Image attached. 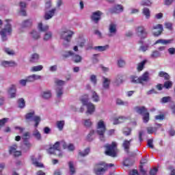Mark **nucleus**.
Segmentation results:
<instances>
[{
    "mask_svg": "<svg viewBox=\"0 0 175 175\" xmlns=\"http://www.w3.org/2000/svg\"><path fill=\"white\" fill-rule=\"evenodd\" d=\"M102 14H103V13L100 11H96L94 12H92L91 16L92 21H94L95 24H98L102 17Z\"/></svg>",
    "mask_w": 175,
    "mask_h": 175,
    "instance_id": "nucleus-10",
    "label": "nucleus"
},
{
    "mask_svg": "<svg viewBox=\"0 0 175 175\" xmlns=\"http://www.w3.org/2000/svg\"><path fill=\"white\" fill-rule=\"evenodd\" d=\"M90 81L91 83H92V84H94V85H96V76L95 75H91L90 76Z\"/></svg>",
    "mask_w": 175,
    "mask_h": 175,
    "instance_id": "nucleus-64",
    "label": "nucleus"
},
{
    "mask_svg": "<svg viewBox=\"0 0 175 175\" xmlns=\"http://www.w3.org/2000/svg\"><path fill=\"white\" fill-rule=\"evenodd\" d=\"M25 118L27 121H33L35 122L34 128H37L39 126V124H40V121H42L40 116H35V111L27 113L25 115Z\"/></svg>",
    "mask_w": 175,
    "mask_h": 175,
    "instance_id": "nucleus-6",
    "label": "nucleus"
},
{
    "mask_svg": "<svg viewBox=\"0 0 175 175\" xmlns=\"http://www.w3.org/2000/svg\"><path fill=\"white\" fill-rule=\"evenodd\" d=\"M172 42H173V40H163V39H159L157 40L154 44H159V43L161 44H170V43H172Z\"/></svg>",
    "mask_w": 175,
    "mask_h": 175,
    "instance_id": "nucleus-28",
    "label": "nucleus"
},
{
    "mask_svg": "<svg viewBox=\"0 0 175 175\" xmlns=\"http://www.w3.org/2000/svg\"><path fill=\"white\" fill-rule=\"evenodd\" d=\"M131 129L129 128H124L123 129V133L125 135V136H129L131 135Z\"/></svg>",
    "mask_w": 175,
    "mask_h": 175,
    "instance_id": "nucleus-63",
    "label": "nucleus"
},
{
    "mask_svg": "<svg viewBox=\"0 0 175 175\" xmlns=\"http://www.w3.org/2000/svg\"><path fill=\"white\" fill-rule=\"evenodd\" d=\"M31 159L34 166H36V167H43V163L38 162V161L35 159L34 156H31Z\"/></svg>",
    "mask_w": 175,
    "mask_h": 175,
    "instance_id": "nucleus-35",
    "label": "nucleus"
},
{
    "mask_svg": "<svg viewBox=\"0 0 175 175\" xmlns=\"http://www.w3.org/2000/svg\"><path fill=\"white\" fill-rule=\"evenodd\" d=\"M23 143L27 148H31V147H32V144H31V142H29V141H28V139H26L25 138H24Z\"/></svg>",
    "mask_w": 175,
    "mask_h": 175,
    "instance_id": "nucleus-60",
    "label": "nucleus"
},
{
    "mask_svg": "<svg viewBox=\"0 0 175 175\" xmlns=\"http://www.w3.org/2000/svg\"><path fill=\"white\" fill-rule=\"evenodd\" d=\"M136 32L140 39H146V38H147V35H148L147 30H146V28L143 26H139L137 27Z\"/></svg>",
    "mask_w": 175,
    "mask_h": 175,
    "instance_id": "nucleus-9",
    "label": "nucleus"
},
{
    "mask_svg": "<svg viewBox=\"0 0 175 175\" xmlns=\"http://www.w3.org/2000/svg\"><path fill=\"white\" fill-rule=\"evenodd\" d=\"M4 51L8 54V55H14L15 54L14 51L10 50L9 48L4 49Z\"/></svg>",
    "mask_w": 175,
    "mask_h": 175,
    "instance_id": "nucleus-61",
    "label": "nucleus"
},
{
    "mask_svg": "<svg viewBox=\"0 0 175 175\" xmlns=\"http://www.w3.org/2000/svg\"><path fill=\"white\" fill-rule=\"evenodd\" d=\"M91 99L93 100V102H99L100 100V98L99 97V95H98V93L95 91H92L91 94Z\"/></svg>",
    "mask_w": 175,
    "mask_h": 175,
    "instance_id": "nucleus-27",
    "label": "nucleus"
},
{
    "mask_svg": "<svg viewBox=\"0 0 175 175\" xmlns=\"http://www.w3.org/2000/svg\"><path fill=\"white\" fill-rule=\"evenodd\" d=\"M109 45H105V46H97L94 47V50H96V51H106V50H108Z\"/></svg>",
    "mask_w": 175,
    "mask_h": 175,
    "instance_id": "nucleus-34",
    "label": "nucleus"
},
{
    "mask_svg": "<svg viewBox=\"0 0 175 175\" xmlns=\"http://www.w3.org/2000/svg\"><path fill=\"white\" fill-rule=\"evenodd\" d=\"M159 76L160 77H163V79H165V80H169V79H170V77L169 76V74H167V72H163V71H161L159 73Z\"/></svg>",
    "mask_w": 175,
    "mask_h": 175,
    "instance_id": "nucleus-46",
    "label": "nucleus"
},
{
    "mask_svg": "<svg viewBox=\"0 0 175 175\" xmlns=\"http://www.w3.org/2000/svg\"><path fill=\"white\" fill-rule=\"evenodd\" d=\"M83 124L84 126H85L86 128H90V127L92 126V122L90 119L83 120Z\"/></svg>",
    "mask_w": 175,
    "mask_h": 175,
    "instance_id": "nucleus-44",
    "label": "nucleus"
},
{
    "mask_svg": "<svg viewBox=\"0 0 175 175\" xmlns=\"http://www.w3.org/2000/svg\"><path fill=\"white\" fill-rule=\"evenodd\" d=\"M62 146L63 148L65 150L68 148L69 151H73L75 150V146L72 144H70L68 146L66 144L65 142H61Z\"/></svg>",
    "mask_w": 175,
    "mask_h": 175,
    "instance_id": "nucleus-29",
    "label": "nucleus"
},
{
    "mask_svg": "<svg viewBox=\"0 0 175 175\" xmlns=\"http://www.w3.org/2000/svg\"><path fill=\"white\" fill-rule=\"evenodd\" d=\"M1 65H2V66H4L5 68H8V66H13V65H14V62L4 61L1 63Z\"/></svg>",
    "mask_w": 175,
    "mask_h": 175,
    "instance_id": "nucleus-48",
    "label": "nucleus"
},
{
    "mask_svg": "<svg viewBox=\"0 0 175 175\" xmlns=\"http://www.w3.org/2000/svg\"><path fill=\"white\" fill-rule=\"evenodd\" d=\"M103 88H104V90H109V88H110V83H111V80L106 77H103Z\"/></svg>",
    "mask_w": 175,
    "mask_h": 175,
    "instance_id": "nucleus-20",
    "label": "nucleus"
},
{
    "mask_svg": "<svg viewBox=\"0 0 175 175\" xmlns=\"http://www.w3.org/2000/svg\"><path fill=\"white\" fill-rule=\"evenodd\" d=\"M114 164H105L103 162H100L94 166V173L96 175L105 174L106 172V167H113Z\"/></svg>",
    "mask_w": 175,
    "mask_h": 175,
    "instance_id": "nucleus-5",
    "label": "nucleus"
},
{
    "mask_svg": "<svg viewBox=\"0 0 175 175\" xmlns=\"http://www.w3.org/2000/svg\"><path fill=\"white\" fill-rule=\"evenodd\" d=\"M151 58H158L161 57V53L158 51H154L152 54L150 55Z\"/></svg>",
    "mask_w": 175,
    "mask_h": 175,
    "instance_id": "nucleus-56",
    "label": "nucleus"
},
{
    "mask_svg": "<svg viewBox=\"0 0 175 175\" xmlns=\"http://www.w3.org/2000/svg\"><path fill=\"white\" fill-rule=\"evenodd\" d=\"M105 154L109 157H112V158H116L117 157V153L118 150H117V142H112L111 144L105 145Z\"/></svg>",
    "mask_w": 175,
    "mask_h": 175,
    "instance_id": "nucleus-4",
    "label": "nucleus"
},
{
    "mask_svg": "<svg viewBox=\"0 0 175 175\" xmlns=\"http://www.w3.org/2000/svg\"><path fill=\"white\" fill-rule=\"evenodd\" d=\"M72 61H74V62H75L76 64H79V62H80L83 59V57H81V55L75 54V53L74 55H72Z\"/></svg>",
    "mask_w": 175,
    "mask_h": 175,
    "instance_id": "nucleus-37",
    "label": "nucleus"
},
{
    "mask_svg": "<svg viewBox=\"0 0 175 175\" xmlns=\"http://www.w3.org/2000/svg\"><path fill=\"white\" fill-rule=\"evenodd\" d=\"M31 37L34 39V40H38L40 38V33L36 30H32L30 32Z\"/></svg>",
    "mask_w": 175,
    "mask_h": 175,
    "instance_id": "nucleus-32",
    "label": "nucleus"
},
{
    "mask_svg": "<svg viewBox=\"0 0 175 175\" xmlns=\"http://www.w3.org/2000/svg\"><path fill=\"white\" fill-rule=\"evenodd\" d=\"M48 152L49 154H53L55 155H58L59 156V154L58 152L56 151V150L52 146L51 147L49 150H48Z\"/></svg>",
    "mask_w": 175,
    "mask_h": 175,
    "instance_id": "nucleus-58",
    "label": "nucleus"
},
{
    "mask_svg": "<svg viewBox=\"0 0 175 175\" xmlns=\"http://www.w3.org/2000/svg\"><path fill=\"white\" fill-rule=\"evenodd\" d=\"M75 33L70 30H64L60 32V38L64 40L63 46L65 49H68L70 46V40Z\"/></svg>",
    "mask_w": 175,
    "mask_h": 175,
    "instance_id": "nucleus-1",
    "label": "nucleus"
},
{
    "mask_svg": "<svg viewBox=\"0 0 175 175\" xmlns=\"http://www.w3.org/2000/svg\"><path fill=\"white\" fill-rule=\"evenodd\" d=\"M32 136L38 142L42 140V134H40V132L36 129L33 131Z\"/></svg>",
    "mask_w": 175,
    "mask_h": 175,
    "instance_id": "nucleus-25",
    "label": "nucleus"
},
{
    "mask_svg": "<svg viewBox=\"0 0 175 175\" xmlns=\"http://www.w3.org/2000/svg\"><path fill=\"white\" fill-rule=\"evenodd\" d=\"M57 88H56V94L57 98H61L64 95V88L63 85H65V81L62 80L57 79L55 81Z\"/></svg>",
    "mask_w": 175,
    "mask_h": 175,
    "instance_id": "nucleus-8",
    "label": "nucleus"
},
{
    "mask_svg": "<svg viewBox=\"0 0 175 175\" xmlns=\"http://www.w3.org/2000/svg\"><path fill=\"white\" fill-rule=\"evenodd\" d=\"M135 111L138 113V114H141L143 116L144 122H148L150 120V113L147 111V109L144 107H135Z\"/></svg>",
    "mask_w": 175,
    "mask_h": 175,
    "instance_id": "nucleus-7",
    "label": "nucleus"
},
{
    "mask_svg": "<svg viewBox=\"0 0 175 175\" xmlns=\"http://www.w3.org/2000/svg\"><path fill=\"white\" fill-rule=\"evenodd\" d=\"M5 21L7 23L6 25L0 31V36H1L3 42H6V40H8V36H10L13 31L12 29V24L9 23L10 20L7 19Z\"/></svg>",
    "mask_w": 175,
    "mask_h": 175,
    "instance_id": "nucleus-2",
    "label": "nucleus"
},
{
    "mask_svg": "<svg viewBox=\"0 0 175 175\" xmlns=\"http://www.w3.org/2000/svg\"><path fill=\"white\" fill-rule=\"evenodd\" d=\"M116 105H118L119 106H128V105H129V103H128V101H124L120 98H117Z\"/></svg>",
    "mask_w": 175,
    "mask_h": 175,
    "instance_id": "nucleus-40",
    "label": "nucleus"
},
{
    "mask_svg": "<svg viewBox=\"0 0 175 175\" xmlns=\"http://www.w3.org/2000/svg\"><path fill=\"white\" fill-rule=\"evenodd\" d=\"M126 64V63L125 62V60H124L123 59H119L118 60V66H119V68H124Z\"/></svg>",
    "mask_w": 175,
    "mask_h": 175,
    "instance_id": "nucleus-54",
    "label": "nucleus"
},
{
    "mask_svg": "<svg viewBox=\"0 0 175 175\" xmlns=\"http://www.w3.org/2000/svg\"><path fill=\"white\" fill-rule=\"evenodd\" d=\"M153 29L156 30V31H153L154 36H159L162 33V31H163V27L161 24H158L153 27Z\"/></svg>",
    "mask_w": 175,
    "mask_h": 175,
    "instance_id": "nucleus-13",
    "label": "nucleus"
},
{
    "mask_svg": "<svg viewBox=\"0 0 175 175\" xmlns=\"http://www.w3.org/2000/svg\"><path fill=\"white\" fill-rule=\"evenodd\" d=\"M132 142V139L129 140H124L123 142L122 146L123 148H124V151L126 152H129V147H131V143Z\"/></svg>",
    "mask_w": 175,
    "mask_h": 175,
    "instance_id": "nucleus-26",
    "label": "nucleus"
},
{
    "mask_svg": "<svg viewBox=\"0 0 175 175\" xmlns=\"http://www.w3.org/2000/svg\"><path fill=\"white\" fill-rule=\"evenodd\" d=\"M124 11V8L120 5H115L113 8L109 10L111 13H121Z\"/></svg>",
    "mask_w": 175,
    "mask_h": 175,
    "instance_id": "nucleus-18",
    "label": "nucleus"
},
{
    "mask_svg": "<svg viewBox=\"0 0 175 175\" xmlns=\"http://www.w3.org/2000/svg\"><path fill=\"white\" fill-rule=\"evenodd\" d=\"M40 58V56L39 55V54L35 53L31 55L29 61L32 64H35L39 62Z\"/></svg>",
    "mask_w": 175,
    "mask_h": 175,
    "instance_id": "nucleus-24",
    "label": "nucleus"
},
{
    "mask_svg": "<svg viewBox=\"0 0 175 175\" xmlns=\"http://www.w3.org/2000/svg\"><path fill=\"white\" fill-rule=\"evenodd\" d=\"M172 85L173 82L167 81L164 83L163 87H165V88H166L167 90H169V88H172Z\"/></svg>",
    "mask_w": 175,
    "mask_h": 175,
    "instance_id": "nucleus-57",
    "label": "nucleus"
},
{
    "mask_svg": "<svg viewBox=\"0 0 175 175\" xmlns=\"http://www.w3.org/2000/svg\"><path fill=\"white\" fill-rule=\"evenodd\" d=\"M122 77H123L122 74H118V75H116V77H115V79L113 81V84H115V85H120L122 84V83L124 81L122 80Z\"/></svg>",
    "mask_w": 175,
    "mask_h": 175,
    "instance_id": "nucleus-19",
    "label": "nucleus"
},
{
    "mask_svg": "<svg viewBox=\"0 0 175 175\" xmlns=\"http://www.w3.org/2000/svg\"><path fill=\"white\" fill-rule=\"evenodd\" d=\"M9 121V118H4L3 119L0 120V128L1 126H3V125H5V124H6V122H8Z\"/></svg>",
    "mask_w": 175,
    "mask_h": 175,
    "instance_id": "nucleus-62",
    "label": "nucleus"
},
{
    "mask_svg": "<svg viewBox=\"0 0 175 175\" xmlns=\"http://www.w3.org/2000/svg\"><path fill=\"white\" fill-rule=\"evenodd\" d=\"M53 36V33L51 31L46 32L44 36V40H50Z\"/></svg>",
    "mask_w": 175,
    "mask_h": 175,
    "instance_id": "nucleus-55",
    "label": "nucleus"
},
{
    "mask_svg": "<svg viewBox=\"0 0 175 175\" xmlns=\"http://www.w3.org/2000/svg\"><path fill=\"white\" fill-rule=\"evenodd\" d=\"M146 60H144L142 61V62H140L139 64H138V66H137V70L139 72H141V70H143V68H144V65H146Z\"/></svg>",
    "mask_w": 175,
    "mask_h": 175,
    "instance_id": "nucleus-53",
    "label": "nucleus"
},
{
    "mask_svg": "<svg viewBox=\"0 0 175 175\" xmlns=\"http://www.w3.org/2000/svg\"><path fill=\"white\" fill-rule=\"evenodd\" d=\"M90 148H87L83 151L79 150V154L81 157H87V155H88L90 154Z\"/></svg>",
    "mask_w": 175,
    "mask_h": 175,
    "instance_id": "nucleus-42",
    "label": "nucleus"
},
{
    "mask_svg": "<svg viewBox=\"0 0 175 175\" xmlns=\"http://www.w3.org/2000/svg\"><path fill=\"white\" fill-rule=\"evenodd\" d=\"M68 166L70 169V173L71 175L75 174V172L76 170H75V167L73 166V163L72 161H70L68 163Z\"/></svg>",
    "mask_w": 175,
    "mask_h": 175,
    "instance_id": "nucleus-49",
    "label": "nucleus"
},
{
    "mask_svg": "<svg viewBox=\"0 0 175 175\" xmlns=\"http://www.w3.org/2000/svg\"><path fill=\"white\" fill-rule=\"evenodd\" d=\"M56 11L57 9L55 8H53L49 11H46L44 14L45 20H50V18H53V17H54V14H55Z\"/></svg>",
    "mask_w": 175,
    "mask_h": 175,
    "instance_id": "nucleus-15",
    "label": "nucleus"
},
{
    "mask_svg": "<svg viewBox=\"0 0 175 175\" xmlns=\"http://www.w3.org/2000/svg\"><path fill=\"white\" fill-rule=\"evenodd\" d=\"M77 44H78L79 47H84L85 46V40L83 35L79 36V37L75 40Z\"/></svg>",
    "mask_w": 175,
    "mask_h": 175,
    "instance_id": "nucleus-17",
    "label": "nucleus"
},
{
    "mask_svg": "<svg viewBox=\"0 0 175 175\" xmlns=\"http://www.w3.org/2000/svg\"><path fill=\"white\" fill-rule=\"evenodd\" d=\"M57 128H58L59 131H62L64 129V126L65 125V121L61 120L57 121L56 122Z\"/></svg>",
    "mask_w": 175,
    "mask_h": 175,
    "instance_id": "nucleus-43",
    "label": "nucleus"
},
{
    "mask_svg": "<svg viewBox=\"0 0 175 175\" xmlns=\"http://www.w3.org/2000/svg\"><path fill=\"white\" fill-rule=\"evenodd\" d=\"M40 96L42 99H50L52 96L51 90L42 91L40 94Z\"/></svg>",
    "mask_w": 175,
    "mask_h": 175,
    "instance_id": "nucleus-21",
    "label": "nucleus"
},
{
    "mask_svg": "<svg viewBox=\"0 0 175 175\" xmlns=\"http://www.w3.org/2000/svg\"><path fill=\"white\" fill-rule=\"evenodd\" d=\"M90 100V98L88 97V94H85L81 98V102L83 106H86L87 107V113L88 114H92L95 111V105L92 103L88 102Z\"/></svg>",
    "mask_w": 175,
    "mask_h": 175,
    "instance_id": "nucleus-3",
    "label": "nucleus"
},
{
    "mask_svg": "<svg viewBox=\"0 0 175 175\" xmlns=\"http://www.w3.org/2000/svg\"><path fill=\"white\" fill-rule=\"evenodd\" d=\"M73 55H75V52L72 51H66L63 53V57H64V58H68V57H72Z\"/></svg>",
    "mask_w": 175,
    "mask_h": 175,
    "instance_id": "nucleus-51",
    "label": "nucleus"
},
{
    "mask_svg": "<svg viewBox=\"0 0 175 175\" xmlns=\"http://www.w3.org/2000/svg\"><path fill=\"white\" fill-rule=\"evenodd\" d=\"M43 70V66L42 65L35 66L31 68L30 72H40Z\"/></svg>",
    "mask_w": 175,
    "mask_h": 175,
    "instance_id": "nucleus-39",
    "label": "nucleus"
},
{
    "mask_svg": "<svg viewBox=\"0 0 175 175\" xmlns=\"http://www.w3.org/2000/svg\"><path fill=\"white\" fill-rule=\"evenodd\" d=\"M142 14L145 16L146 18L148 20L151 17V11L148 8L142 9Z\"/></svg>",
    "mask_w": 175,
    "mask_h": 175,
    "instance_id": "nucleus-31",
    "label": "nucleus"
},
{
    "mask_svg": "<svg viewBox=\"0 0 175 175\" xmlns=\"http://www.w3.org/2000/svg\"><path fill=\"white\" fill-rule=\"evenodd\" d=\"M19 6L21 9L19 14L23 16H27V11L25 10V8H27V3L24 1H21Z\"/></svg>",
    "mask_w": 175,
    "mask_h": 175,
    "instance_id": "nucleus-16",
    "label": "nucleus"
},
{
    "mask_svg": "<svg viewBox=\"0 0 175 175\" xmlns=\"http://www.w3.org/2000/svg\"><path fill=\"white\" fill-rule=\"evenodd\" d=\"M131 83H135V84L139 83L140 84V78L135 76H132L131 77Z\"/></svg>",
    "mask_w": 175,
    "mask_h": 175,
    "instance_id": "nucleus-52",
    "label": "nucleus"
},
{
    "mask_svg": "<svg viewBox=\"0 0 175 175\" xmlns=\"http://www.w3.org/2000/svg\"><path fill=\"white\" fill-rule=\"evenodd\" d=\"M18 105L20 109H23V107H25V101L24 100V98H20L18 101Z\"/></svg>",
    "mask_w": 175,
    "mask_h": 175,
    "instance_id": "nucleus-50",
    "label": "nucleus"
},
{
    "mask_svg": "<svg viewBox=\"0 0 175 175\" xmlns=\"http://www.w3.org/2000/svg\"><path fill=\"white\" fill-rule=\"evenodd\" d=\"M32 25V21L30 19H27L26 21H24L21 23V27L22 28H28V27H31Z\"/></svg>",
    "mask_w": 175,
    "mask_h": 175,
    "instance_id": "nucleus-36",
    "label": "nucleus"
},
{
    "mask_svg": "<svg viewBox=\"0 0 175 175\" xmlns=\"http://www.w3.org/2000/svg\"><path fill=\"white\" fill-rule=\"evenodd\" d=\"M117 33V25L116 23H111L109 26L108 36H114Z\"/></svg>",
    "mask_w": 175,
    "mask_h": 175,
    "instance_id": "nucleus-12",
    "label": "nucleus"
},
{
    "mask_svg": "<svg viewBox=\"0 0 175 175\" xmlns=\"http://www.w3.org/2000/svg\"><path fill=\"white\" fill-rule=\"evenodd\" d=\"M125 120H126V118H125L124 116H120L118 118L113 119V125H117L118 124H121V123L124 122V121H125Z\"/></svg>",
    "mask_w": 175,
    "mask_h": 175,
    "instance_id": "nucleus-33",
    "label": "nucleus"
},
{
    "mask_svg": "<svg viewBox=\"0 0 175 175\" xmlns=\"http://www.w3.org/2000/svg\"><path fill=\"white\" fill-rule=\"evenodd\" d=\"M150 80V74L148 72H146L142 75V76L139 77V82L140 84H143V81H148Z\"/></svg>",
    "mask_w": 175,
    "mask_h": 175,
    "instance_id": "nucleus-23",
    "label": "nucleus"
},
{
    "mask_svg": "<svg viewBox=\"0 0 175 175\" xmlns=\"http://www.w3.org/2000/svg\"><path fill=\"white\" fill-rule=\"evenodd\" d=\"M61 143H62V142H57L53 146V147L56 150L57 152L59 154V157H62V152H61V150H59V146H62Z\"/></svg>",
    "mask_w": 175,
    "mask_h": 175,
    "instance_id": "nucleus-30",
    "label": "nucleus"
},
{
    "mask_svg": "<svg viewBox=\"0 0 175 175\" xmlns=\"http://www.w3.org/2000/svg\"><path fill=\"white\" fill-rule=\"evenodd\" d=\"M96 128H103L106 129V124H105V121L103 120H100L96 126Z\"/></svg>",
    "mask_w": 175,
    "mask_h": 175,
    "instance_id": "nucleus-45",
    "label": "nucleus"
},
{
    "mask_svg": "<svg viewBox=\"0 0 175 175\" xmlns=\"http://www.w3.org/2000/svg\"><path fill=\"white\" fill-rule=\"evenodd\" d=\"M94 134L95 131L91 130L87 136V140H88V142H92V140H94V137H92V136H94Z\"/></svg>",
    "mask_w": 175,
    "mask_h": 175,
    "instance_id": "nucleus-47",
    "label": "nucleus"
},
{
    "mask_svg": "<svg viewBox=\"0 0 175 175\" xmlns=\"http://www.w3.org/2000/svg\"><path fill=\"white\" fill-rule=\"evenodd\" d=\"M38 28L39 31L41 32H46V31H49V26L48 25H44L42 24V23L38 24Z\"/></svg>",
    "mask_w": 175,
    "mask_h": 175,
    "instance_id": "nucleus-38",
    "label": "nucleus"
},
{
    "mask_svg": "<svg viewBox=\"0 0 175 175\" xmlns=\"http://www.w3.org/2000/svg\"><path fill=\"white\" fill-rule=\"evenodd\" d=\"M9 152L14 157H20L21 155V151L17 150V145L16 144L10 146Z\"/></svg>",
    "mask_w": 175,
    "mask_h": 175,
    "instance_id": "nucleus-11",
    "label": "nucleus"
},
{
    "mask_svg": "<svg viewBox=\"0 0 175 175\" xmlns=\"http://www.w3.org/2000/svg\"><path fill=\"white\" fill-rule=\"evenodd\" d=\"M96 133L100 136V140L101 142H105V133L106 132V129L96 127Z\"/></svg>",
    "mask_w": 175,
    "mask_h": 175,
    "instance_id": "nucleus-14",
    "label": "nucleus"
},
{
    "mask_svg": "<svg viewBox=\"0 0 175 175\" xmlns=\"http://www.w3.org/2000/svg\"><path fill=\"white\" fill-rule=\"evenodd\" d=\"M147 132L149 135L154 133V132H157V127H148Z\"/></svg>",
    "mask_w": 175,
    "mask_h": 175,
    "instance_id": "nucleus-59",
    "label": "nucleus"
},
{
    "mask_svg": "<svg viewBox=\"0 0 175 175\" xmlns=\"http://www.w3.org/2000/svg\"><path fill=\"white\" fill-rule=\"evenodd\" d=\"M16 91L17 88H16V85H12L8 90V94L10 96V98H16Z\"/></svg>",
    "mask_w": 175,
    "mask_h": 175,
    "instance_id": "nucleus-22",
    "label": "nucleus"
},
{
    "mask_svg": "<svg viewBox=\"0 0 175 175\" xmlns=\"http://www.w3.org/2000/svg\"><path fill=\"white\" fill-rule=\"evenodd\" d=\"M140 5L141 6H148L150 7L152 5V1H151L150 0H142L140 2Z\"/></svg>",
    "mask_w": 175,
    "mask_h": 175,
    "instance_id": "nucleus-41",
    "label": "nucleus"
}]
</instances>
